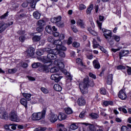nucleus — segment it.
Here are the masks:
<instances>
[{"instance_id":"f257e3e1","label":"nucleus","mask_w":131,"mask_h":131,"mask_svg":"<svg viewBox=\"0 0 131 131\" xmlns=\"http://www.w3.org/2000/svg\"><path fill=\"white\" fill-rule=\"evenodd\" d=\"M47 110L43 109L41 112L34 113L32 115V119L33 120H40L46 117Z\"/></svg>"},{"instance_id":"f03ea898","label":"nucleus","mask_w":131,"mask_h":131,"mask_svg":"<svg viewBox=\"0 0 131 131\" xmlns=\"http://www.w3.org/2000/svg\"><path fill=\"white\" fill-rule=\"evenodd\" d=\"M55 59H57V55L52 53H48L47 56H43L41 60L43 63H50V65H52L53 60H55Z\"/></svg>"},{"instance_id":"7ed1b4c3","label":"nucleus","mask_w":131,"mask_h":131,"mask_svg":"<svg viewBox=\"0 0 131 131\" xmlns=\"http://www.w3.org/2000/svg\"><path fill=\"white\" fill-rule=\"evenodd\" d=\"M89 85V79H84L83 82L79 84L80 90L82 94L88 93V86Z\"/></svg>"},{"instance_id":"20e7f679","label":"nucleus","mask_w":131,"mask_h":131,"mask_svg":"<svg viewBox=\"0 0 131 131\" xmlns=\"http://www.w3.org/2000/svg\"><path fill=\"white\" fill-rule=\"evenodd\" d=\"M62 16H58L51 19L52 23H55L58 27H64V23L61 22Z\"/></svg>"},{"instance_id":"39448f33","label":"nucleus","mask_w":131,"mask_h":131,"mask_svg":"<svg viewBox=\"0 0 131 131\" xmlns=\"http://www.w3.org/2000/svg\"><path fill=\"white\" fill-rule=\"evenodd\" d=\"M9 118L11 121H13L14 122H19L20 121V119L18 115H17V113L14 111H12L9 114Z\"/></svg>"},{"instance_id":"423d86ee","label":"nucleus","mask_w":131,"mask_h":131,"mask_svg":"<svg viewBox=\"0 0 131 131\" xmlns=\"http://www.w3.org/2000/svg\"><path fill=\"white\" fill-rule=\"evenodd\" d=\"M54 45L56 46L57 49H60V48L61 51H66L67 50V48L65 46L62 45V41L60 39L55 40L53 43L50 44V46H54Z\"/></svg>"},{"instance_id":"0eeeda50","label":"nucleus","mask_w":131,"mask_h":131,"mask_svg":"<svg viewBox=\"0 0 131 131\" xmlns=\"http://www.w3.org/2000/svg\"><path fill=\"white\" fill-rule=\"evenodd\" d=\"M47 118L48 120L50 121V122L52 123H55V122H56V121H57V120H58L59 119V117L58 115L53 113H51L48 115Z\"/></svg>"},{"instance_id":"6e6552de","label":"nucleus","mask_w":131,"mask_h":131,"mask_svg":"<svg viewBox=\"0 0 131 131\" xmlns=\"http://www.w3.org/2000/svg\"><path fill=\"white\" fill-rule=\"evenodd\" d=\"M28 4H30V7L33 9L35 8V4L36 3H35L34 0H27L26 2L22 4L21 7H23V8H27V7H28Z\"/></svg>"},{"instance_id":"1a4fd4ad","label":"nucleus","mask_w":131,"mask_h":131,"mask_svg":"<svg viewBox=\"0 0 131 131\" xmlns=\"http://www.w3.org/2000/svg\"><path fill=\"white\" fill-rule=\"evenodd\" d=\"M102 31L103 33V35L105 38L107 40H109L112 37V32L111 30H107L106 29L103 28L102 29Z\"/></svg>"},{"instance_id":"9d476101","label":"nucleus","mask_w":131,"mask_h":131,"mask_svg":"<svg viewBox=\"0 0 131 131\" xmlns=\"http://www.w3.org/2000/svg\"><path fill=\"white\" fill-rule=\"evenodd\" d=\"M11 25H13V21L8 23V24L0 23V33L6 30V29L8 28L9 26H11Z\"/></svg>"},{"instance_id":"9b49d317","label":"nucleus","mask_w":131,"mask_h":131,"mask_svg":"<svg viewBox=\"0 0 131 131\" xmlns=\"http://www.w3.org/2000/svg\"><path fill=\"white\" fill-rule=\"evenodd\" d=\"M34 48L31 47L28 49V50L26 52L25 55L27 58H29V57H32L33 55H34Z\"/></svg>"},{"instance_id":"f8f14e48","label":"nucleus","mask_w":131,"mask_h":131,"mask_svg":"<svg viewBox=\"0 0 131 131\" xmlns=\"http://www.w3.org/2000/svg\"><path fill=\"white\" fill-rule=\"evenodd\" d=\"M62 77V76H60L58 74H54L51 75V79L54 80L55 82H59Z\"/></svg>"},{"instance_id":"ddd939ff","label":"nucleus","mask_w":131,"mask_h":131,"mask_svg":"<svg viewBox=\"0 0 131 131\" xmlns=\"http://www.w3.org/2000/svg\"><path fill=\"white\" fill-rule=\"evenodd\" d=\"M118 97L121 100H125L127 98V95H126V93L124 92L123 90H121L119 91L118 94Z\"/></svg>"},{"instance_id":"4468645a","label":"nucleus","mask_w":131,"mask_h":131,"mask_svg":"<svg viewBox=\"0 0 131 131\" xmlns=\"http://www.w3.org/2000/svg\"><path fill=\"white\" fill-rule=\"evenodd\" d=\"M49 51H48V53H51V54H53V55H59V53H60V51H62V49H61V48H57L56 47V49H51L49 48Z\"/></svg>"},{"instance_id":"2eb2a0df","label":"nucleus","mask_w":131,"mask_h":131,"mask_svg":"<svg viewBox=\"0 0 131 131\" xmlns=\"http://www.w3.org/2000/svg\"><path fill=\"white\" fill-rule=\"evenodd\" d=\"M49 51V49L48 48H43V49L37 50L36 51V54L38 56H41L43 55V53H45V52H47V53H48Z\"/></svg>"},{"instance_id":"dca6fc26","label":"nucleus","mask_w":131,"mask_h":131,"mask_svg":"<svg viewBox=\"0 0 131 131\" xmlns=\"http://www.w3.org/2000/svg\"><path fill=\"white\" fill-rule=\"evenodd\" d=\"M77 103L79 106H84L85 105V100L82 97H80L78 99Z\"/></svg>"},{"instance_id":"f3484780","label":"nucleus","mask_w":131,"mask_h":131,"mask_svg":"<svg viewBox=\"0 0 131 131\" xmlns=\"http://www.w3.org/2000/svg\"><path fill=\"white\" fill-rule=\"evenodd\" d=\"M128 50H122L119 53V58L121 60L122 57H125V56H127L128 55Z\"/></svg>"},{"instance_id":"a211bd4d","label":"nucleus","mask_w":131,"mask_h":131,"mask_svg":"<svg viewBox=\"0 0 131 131\" xmlns=\"http://www.w3.org/2000/svg\"><path fill=\"white\" fill-rule=\"evenodd\" d=\"M84 125H89V127L87 128V131H95V126L93 124H89L88 123H82Z\"/></svg>"},{"instance_id":"6ab92c4d","label":"nucleus","mask_w":131,"mask_h":131,"mask_svg":"<svg viewBox=\"0 0 131 131\" xmlns=\"http://www.w3.org/2000/svg\"><path fill=\"white\" fill-rule=\"evenodd\" d=\"M93 64L95 69H100V68H101V66H100V63H99V61L97 59H95L93 61Z\"/></svg>"},{"instance_id":"aec40b11","label":"nucleus","mask_w":131,"mask_h":131,"mask_svg":"<svg viewBox=\"0 0 131 131\" xmlns=\"http://www.w3.org/2000/svg\"><path fill=\"white\" fill-rule=\"evenodd\" d=\"M0 117H2L4 119H6L8 117V114L5 112V109L3 108L2 111L0 112Z\"/></svg>"},{"instance_id":"412c9836","label":"nucleus","mask_w":131,"mask_h":131,"mask_svg":"<svg viewBox=\"0 0 131 131\" xmlns=\"http://www.w3.org/2000/svg\"><path fill=\"white\" fill-rule=\"evenodd\" d=\"M70 127L71 129H73V130H75V129H77L78 128V123H73L70 125Z\"/></svg>"},{"instance_id":"4be33fe9","label":"nucleus","mask_w":131,"mask_h":131,"mask_svg":"<svg viewBox=\"0 0 131 131\" xmlns=\"http://www.w3.org/2000/svg\"><path fill=\"white\" fill-rule=\"evenodd\" d=\"M54 89L57 92H61L62 91V86L59 85V84H55L54 85Z\"/></svg>"},{"instance_id":"5701e85b","label":"nucleus","mask_w":131,"mask_h":131,"mask_svg":"<svg viewBox=\"0 0 131 131\" xmlns=\"http://www.w3.org/2000/svg\"><path fill=\"white\" fill-rule=\"evenodd\" d=\"M112 80H113V75L110 74L107 77V84H111V83H112Z\"/></svg>"},{"instance_id":"b1692460","label":"nucleus","mask_w":131,"mask_h":131,"mask_svg":"<svg viewBox=\"0 0 131 131\" xmlns=\"http://www.w3.org/2000/svg\"><path fill=\"white\" fill-rule=\"evenodd\" d=\"M20 103L21 105H23L25 108H27V100L25 98H22L20 100Z\"/></svg>"},{"instance_id":"393cba45","label":"nucleus","mask_w":131,"mask_h":131,"mask_svg":"<svg viewBox=\"0 0 131 131\" xmlns=\"http://www.w3.org/2000/svg\"><path fill=\"white\" fill-rule=\"evenodd\" d=\"M77 24L79 26H80L81 28H84V23H83V21L81 19H78L77 21Z\"/></svg>"},{"instance_id":"a878e982","label":"nucleus","mask_w":131,"mask_h":131,"mask_svg":"<svg viewBox=\"0 0 131 131\" xmlns=\"http://www.w3.org/2000/svg\"><path fill=\"white\" fill-rule=\"evenodd\" d=\"M94 9V5L93 4H91L87 9L86 10V14L87 15L91 14V13H92V11Z\"/></svg>"},{"instance_id":"bb28decb","label":"nucleus","mask_w":131,"mask_h":131,"mask_svg":"<svg viewBox=\"0 0 131 131\" xmlns=\"http://www.w3.org/2000/svg\"><path fill=\"white\" fill-rule=\"evenodd\" d=\"M23 96L28 101H30L31 99V95L28 93H23Z\"/></svg>"},{"instance_id":"cd10ccee","label":"nucleus","mask_w":131,"mask_h":131,"mask_svg":"<svg viewBox=\"0 0 131 131\" xmlns=\"http://www.w3.org/2000/svg\"><path fill=\"white\" fill-rule=\"evenodd\" d=\"M51 64H49V65H46L45 66L41 68H40L41 69H42V71H46V72H49V71H50V66H51Z\"/></svg>"},{"instance_id":"c85d7f7f","label":"nucleus","mask_w":131,"mask_h":131,"mask_svg":"<svg viewBox=\"0 0 131 131\" xmlns=\"http://www.w3.org/2000/svg\"><path fill=\"white\" fill-rule=\"evenodd\" d=\"M112 39H114L117 42H119L120 41V36L117 35H114L112 36Z\"/></svg>"},{"instance_id":"c756f323","label":"nucleus","mask_w":131,"mask_h":131,"mask_svg":"<svg viewBox=\"0 0 131 131\" xmlns=\"http://www.w3.org/2000/svg\"><path fill=\"white\" fill-rule=\"evenodd\" d=\"M64 111L67 114H72V113H73L72 109L70 107H66L64 108Z\"/></svg>"},{"instance_id":"7c9ffc66","label":"nucleus","mask_w":131,"mask_h":131,"mask_svg":"<svg viewBox=\"0 0 131 131\" xmlns=\"http://www.w3.org/2000/svg\"><path fill=\"white\" fill-rule=\"evenodd\" d=\"M41 39L40 36L35 35L33 37L32 40L35 42L39 41Z\"/></svg>"},{"instance_id":"2f4dec72","label":"nucleus","mask_w":131,"mask_h":131,"mask_svg":"<svg viewBox=\"0 0 131 131\" xmlns=\"http://www.w3.org/2000/svg\"><path fill=\"white\" fill-rule=\"evenodd\" d=\"M33 15L35 19H38L40 18V13L37 11L34 12Z\"/></svg>"},{"instance_id":"473e14b6","label":"nucleus","mask_w":131,"mask_h":131,"mask_svg":"<svg viewBox=\"0 0 131 131\" xmlns=\"http://www.w3.org/2000/svg\"><path fill=\"white\" fill-rule=\"evenodd\" d=\"M67 118V117L64 114H60L58 116L59 120H64V119H66Z\"/></svg>"},{"instance_id":"72a5a7b5","label":"nucleus","mask_w":131,"mask_h":131,"mask_svg":"<svg viewBox=\"0 0 131 131\" xmlns=\"http://www.w3.org/2000/svg\"><path fill=\"white\" fill-rule=\"evenodd\" d=\"M20 13H20L19 16H18V18L19 19H22V18H24V17L26 16V13H24V10H20Z\"/></svg>"},{"instance_id":"f704fd0d","label":"nucleus","mask_w":131,"mask_h":131,"mask_svg":"<svg viewBox=\"0 0 131 131\" xmlns=\"http://www.w3.org/2000/svg\"><path fill=\"white\" fill-rule=\"evenodd\" d=\"M93 43L94 49H97V48H99V47H100V45L98 44L97 41H96L95 39H93Z\"/></svg>"},{"instance_id":"c9c22d12","label":"nucleus","mask_w":131,"mask_h":131,"mask_svg":"<svg viewBox=\"0 0 131 131\" xmlns=\"http://www.w3.org/2000/svg\"><path fill=\"white\" fill-rule=\"evenodd\" d=\"M103 105L105 106V107H107V106H109V105H113V102L111 101H105L103 102Z\"/></svg>"},{"instance_id":"e433bc0d","label":"nucleus","mask_w":131,"mask_h":131,"mask_svg":"<svg viewBox=\"0 0 131 131\" xmlns=\"http://www.w3.org/2000/svg\"><path fill=\"white\" fill-rule=\"evenodd\" d=\"M45 24L44 20H39L37 23V25L41 27H43Z\"/></svg>"},{"instance_id":"4c0bfd02","label":"nucleus","mask_w":131,"mask_h":131,"mask_svg":"<svg viewBox=\"0 0 131 131\" xmlns=\"http://www.w3.org/2000/svg\"><path fill=\"white\" fill-rule=\"evenodd\" d=\"M57 71H59V68H57L56 67H54L53 68H52L50 69V72L51 73H54L55 72H57Z\"/></svg>"},{"instance_id":"58836bf2","label":"nucleus","mask_w":131,"mask_h":131,"mask_svg":"<svg viewBox=\"0 0 131 131\" xmlns=\"http://www.w3.org/2000/svg\"><path fill=\"white\" fill-rule=\"evenodd\" d=\"M57 66L59 67V69L61 70V71H63V69H64V68L65 67L64 63L61 61L59 62Z\"/></svg>"},{"instance_id":"ea45409f","label":"nucleus","mask_w":131,"mask_h":131,"mask_svg":"<svg viewBox=\"0 0 131 131\" xmlns=\"http://www.w3.org/2000/svg\"><path fill=\"white\" fill-rule=\"evenodd\" d=\"M76 63L77 64H78V65H80V66H84L83 62H82V60L79 58H77Z\"/></svg>"},{"instance_id":"a19ab883","label":"nucleus","mask_w":131,"mask_h":131,"mask_svg":"<svg viewBox=\"0 0 131 131\" xmlns=\"http://www.w3.org/2000/svg\"><path fill=\"white\" fill-rule=\"evenodd\" d=\"M90 116L93 119H96V118H99V115L97 114L96 113H92L90 115Z\"/></svg>"},{"instance_id":"79ce46f5","label":"nucleus","mask_w":131,"mask_h":131,"mask_svg":"<svg viewBox=\"0 0 131 131\" xmlns=\"http://www.w3.org/2000/svg\"><path fill=\"white\" fill-rule=\"evenodd\" d=\"M47 129L46 127H39L34 129V131H45Z\"/></svg>"},{"instance_id":"37998d69","label":"nucleus","mask_w":131,"mask_h":131,"mask_svg":"<svg viewBox=\"0 0 131 131\" xmlns=\"http://www.w3.org/2000/svg\"><path fill=\"white\" fill-rule=\"evenodd\" d=\"M88 30L92 35H97V33L94 30H92V28H89Z\"/></svg>"},{"instance_id":"c03bdc74","label":"nucleus","mask_w":131,"mask_h":131,"mask_svg":"<svg viewBox=\"0 0 131 131\" xmlns=\"http://www.w3.org/2000/svg\"><path fill=\"white\" fill-rule=\"evenodd\" d=\"M17 72V69H11L8 70V73L13 74V73H16Z\"/></svg>"},{"instance_id":"a18cd8bd","label":"nucleus","mask_w":131,"mask_h":131,"mask_svg":"<svg viewBox=\"0 0 131 131\" xmlns=\"http://www.w3.org/2000/svg\"><path fill=\"white\" fill-rule=\"evenodd\" d=\"M40 90H41V92H42V93H43V94H49V90H48V89H47L43 87H41L40 88Z\"/></svg>"},{"instance_id":"49530a36","label":"nucleus","mask_w":131,"mask_h":131,"mask_svg":"<svg viewBox=\"0 0 131 131\" xmlns=\"http://www.w3.org/2000/svg\"><path fill=\"white\" fill-rule=\"evenodd\" d=\"M46 30L48 33H51L52 32V27H51V26H47L46 27Z\"/></svg>"},{"instance_id":"de8ad7c7","label":"nucleus","mask_w":131,"mask_h":131,"mask_svg":"<svg viewBox=\"0 0 131 131\" xmlns=\"http://www.w3.org/2000/svg\"><path fill=\"white\" fill-rule=\"evenodd\" d=\"M40 66V63L37 62L35 63L32 64V68H37L38 67H39Z\"/></svg>"},{"instance_id":"09e8293b","label":"nucleus","mask_w":131,"mask_h":131,"mask_svg":"<svg viewBox=\"0 0 131 131\" xmlns=\"http://www.w3.org/2000/svg\"><path fill=\"white\" fill-rule=\"evenodd\" d=\"M118 110L119 111H122V112H123V113H125V114H126V113H127V111L126 110V109H125L123 107H119L118 108Z\"/></svg>"},{"instance_id":"8fccbe9b","label":"nucleus","mask_w":131,"mask_h":131,"mask_svg":"<svg viewBox=\"0 0 131 131\" xmlns=\"http://www.w3.org/2000/svg\"><path fill=\"white\" fill-rule=\"evenodd\" d=\"M84 9H86V6L83 4H80L79 5V10H84Z\"/></svg>"},{"instance_id":"3c124183","label":"nucleus","mask_w":131,"mask_h":131,"mask_svg":"<svg viewBox=\"0 0 131 131\" xmlns=\"http://www.w3.org/2000/svg\"><path fill=\"white\" fill-rule=\"evenodd\" d=\"M9 16V12H7L4 15H2L0 18L1 19H6V17H8Z\"/></svg>"},{"instance_id":"603ef678","label":"nucleus","mask_w":131,"mask_h":131,"mask_svg":"<svg viewBox=\"0 0 131 131\" xmlns=\"http://www.w3.org/2000/svg\"><path fill=\"white\" fill-rule=\"evenodd\" d=\"M36 30L38 32H41L43 31V27H38L36 28Z\"/></svg>"},{"instance_id":"864d4df0","label":"nucleus","mask_w":131,"mask_h":131,"mask_svg":"<svg viewBox=\"0 0 131 131\" xmlns=\"http://www.w3.org/2000/svg\"><path fill=\"white\" fill-rule=\"evenodd\" d=\"M100 93L101 95H106V89L105 88L100 89Z\"/></svg>"},{"instance_id":"5fc2aeb1","label":"nucleus","mask_w":131,"mask_h":131,"mask_svg":"<svg viewBox=\"0 0 131 131\" xmlns=\"http://www.w3.org/2000/svg\"><path fill=\"white\" fill-rule=\"evenodd\" d=\"M80 46V44L77 42H74L73 43V47L74 48H79V47Z\"/></svg>"},{"instance_id":"6e6d98bb","label":"nucleus","mask_w":131,"mask_h":131,"mask_svg":"<svg viewBox=\"0 0 131 131\" xmlns=\"http://www.w3.org/2000/svg\"><path fill=\"white\" fill-rule=\"evenodd\" d=\"M62 50L59 51V53L58 54H59L60 57H62V58H65V53L64 52H61Z\"/></svg>"},{"instance_id":"4d7b16f0","label":"nucleus","mask_w":131,"mask_h":131,"mask_svg":"<svg viewBox=\"0 0 131 131\" xmlns=\"http://www.w3.org/2000/svg\"><path fill=\"white\" fill-rule=\"evenodd\" d=\"M9 125L11 126L12 129H13L14 130L16 129L17 127V124H10Z\"/></svg>"},{"instance_id":"13d9d810","label":"nucleus","mask_w":131,"mask_h":131,"mask_svg":"<svg viewBox=\"0 0 131 131\" xmlns=\"http://www.w3.org/2000/svg\"><path fill=\"white\" fill-rule=\"evenodd\" d=\"M117 69H118V70H122L123 69H125V67L123 66H118L117 67Z\"/></svg>"},{"instance_id":"bf43d9fd","label":"nucleus","mask_w":131,"mask_h":131,"mask_svg":"<svg viewBox=\"0 0 131 131\" xmlns=\"http://www.w3.org/2000/svg\"><path fill=\"white\" fill-rule=\"evenodd\" d=\"M108 43L110 45V46H113V45H114V43H115V42L114 41V40L111 39L110 40V39H109L108 40H107Z\"/></svg>"},{"instance_id":"052dcab7","label":"nucleus","mask_w":131,"mask_h":131,"mask_svg":"<svg viewBox=\"0 0 131 131\" xmlns=\"http://www.w3.org/2000/svg\"><path fill=\"white\" fill-rule=\"evenodd\" d=\"M48 41L49 42H53L54 41V38L52 36H49L47 39Z\"/></svg>"},{"instance_id":"680f3d73","label":"nucleus","mask_w":131,"mask_h":131,"mask_svg":"<svg viewBox=\"0 0 131 131\" xmlns=\"http://www.w3.org/2000/svg\"><path fill=\"white\" fill-rule=\"evenodd\" d=\"M85 116V112H82L79 115L80 118H83Z\"/></svg>"},{"instance_id":"e2e57ef3","label":"nucleus","mask_w":131,"mask_h":131,"mask_svg":"<svg viewBox=\"0 0 131 131\" xmlns=\"http://www.w3.org/2000/svg\"><path fill=\"white\" fill-rule=\"evenodd\" d=\"M71 80H72V76H71V75H70V74H68V79L67 81H71Z\"/></svg>"},{"instance_id":"0e129e2a","label":"nucleus","mask_w":131,"mask_h":131,"mask_svg":"<svg viewBox=\"0 0 131 131\" xmlns=\"http://www.w3.org/2000/svg\"><path fill=\"white\" fill-rule=\"evenodd\" d=\"M60 62H61V61L60 60H55L54 61V65H56V66H58L60 63Z\"/></svg>"},{"instance_id":"69168bd1","label":"nucleus","mask_w":131,"mask_h":131,"mask_svg":"<svg viewBox=\"0 0 131 131\" xmlns=\"http://www.w3.org/2000/svg\"><path fill=\"white\" fill-rule=\"evenodd\" d=\"M59 40H62V39H64L65 38V35L63 34H60L59 36Z\"/></svg>"},{"instance_id":"338daca9","label":"nucleus","mask_w":131,"mask_h":131,"mask_svg":"<svg viewBox=\"0 0 131 131\" xmlns=\"http://www.w3.org/2000/svg\"><path fill=\"white\" fill-rule=\"evenodd\" d=\"M89 76H90L92 78H93V79H96L97 78V77L92 73H89Z\"/></svg>"},{"instance_id":"774afa93","label":"nucleus","mask_w":131,"mask_h":131,"mask_svg":"<svg viewBox=\"0 0 131 131\" xmlns=\"http://www.w3.org/2000/svg\"><path fill=\"white\" fill-rule=\"evenodd\" d=\"M72 29L73 31H74L75 33L78 32V30L76 28V27L73 26L72 27Z\"/></svg>"}]
</instances>
